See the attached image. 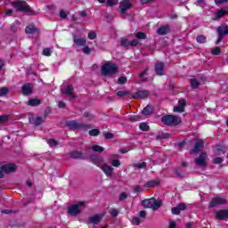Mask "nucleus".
I'll return each instance as SVG.
<instances>
[{
  "label": "nucleus",
  "instance_id": "nucleus-21",
  "mask_svg": "<svg viewBox=\"0 0 228 228\" xmlns=\"http://www.w3.org/2000/svg\"><path fill=\"white\" fill-rule=\"evenodd\" d=\"M149 97V91H137L132 95V99H147Z\"/></svg>",
  "mask_w": 228,
  "mask_h": 228
},
{
  "label": "nucleus",
  "instance_id": "nucleus-28",
  "mask_svg": "<svg viewBox=\"0 0 228 228\" xmlns=\"http://www.w3.org/2000/svg\"><path fill=\"white\" fill-rule=\"evenodd\" d=\"M153 202H154V198H151V199L142 200V204L143 208H152Z\"/></svg>",
  "mask_w": 228,
  "mask_h": 228
},
{
  "label": "nucleus",
  "instance_id": "nucleus-48",
  "mask_svg": "<svg viewBox=\"0 0 228 228\" xmlns=\"http://www.w3.org/2000/svg\"><path fill=\"white\" fill-rule=\"evenodd\" d=\"M47 143L51 147H56L58 145V142L56 140H54V139L48 140Z\"/></svg>",
  "mask_w": 228,
  "mask_h": 228
},
{
  "label": "nucleus",
  "instance_id": "nucleus-24",
  "mask_svg": "<svg viewBox=\"0 0 228 228\" xmlns=\"http://www.w3.org/2000/svg\"><path fill=\"white\" fill-rule=\"evenodd\" d=\"M179 104L176 107H174L173 111H175V113H183L184 112V104H186V102H184L183 100H179Z\"/></svg>",
  "mask_w": 228,
  "mask_h": 228
},
{
  "label": "nucleus",
  "instance_id": "nucleus-39",
  "mask_svg": "<svg viewBox=\"0 0 228 228\" xmlns=\"http://www.w3.org/2000/svg\"><path fill=\"white\" fill-rule=\"evenodd\" d=\"M92 149L94 152H103L104 151V148L100 145H93Z\"/></svg>",
  "mask_w": 228,
  "mask_h": 228
},
{
  "label": "nucleus",
  "instance_id": "nucleus-26",
  "mask_svg": "<svg viewBox=\"0 0 228 228\" xmlns=\"http://www.w3.org/2000/svg\"><path fill=\"white\" fill-rule=\"evenodd\" d=\"M25 32L28 35H35V33H38V28H37L34 25H29L26 27Z\"/></svg>",
  "mask_w": 228,
  "mask_h": 228
},
{
  "label": "nucleus",
  "instance_id": "nucleus-7",
  "mask_svg": "<svg viewBox=\"0 0 228 228\" xmlns=\"http://www.w3.org/2000/svg\"><path fill=\"white\" fill-rule=\"evenodd\" d=\"M224 204H227V200H225V198L217 196L212 199L208 208H216V206H222Z\"/></svg>",
  "mask_w": 228,
  "mask_h": 228
},
{
  "label": "nucleus",
  "instance_id": "nucleus-19",
  "mask_svg": "<svg viewBox=\"0 0 228 228\" xmlns=\"http://www.w3.org/2000/svg\"><path fill=\"white\" fill-rule=\"evenodd\" d=\"M61 94L68 95L69 99H76V95L74 94V87L72 86H68L65 90L61 91Z\"/></svg>",
  "mask_w": 228,
  "mask_h": 228
},
{
  "label": "nucleus",
  "instance_id": "nucleus-45",
  "mask_svg": "<svg viewBox=\"0 0 228 228\" xmlns=\"http://www.w3.org/2000/svg\"><path fill=\"white\" fill-rule=\"evenodd\" d=\"M10 92V89L7 87H0V96L6 95Z\"/></svg>",
  "mask_w": 228,
  "mask_h": 228
},
{
  "label": "nucleus",
  "instance_id": "nucleus-58",
  "mask_svg": "<svg viewBox=\"0 0 228 228\" xmlns=\"http://www.w3.org/2000/svg\"><path fill=\"white\" fill-rule=\"evenodd\" d=\"M126 199H127V194H126V192H122L120 195H119V200H126Z\"/></svg>",
  "mask_w": 228,
  "mask_h": 228
},
{
  "label": "nucleus",
  "instance_id": "nucleus-11",
  "mask_svg": "<svg viewBox=\"0 0 228 228\" xmlns=\"http://www.w3.org/2000/svg\"><path fill=\"white\" fill-rule=\"evenodd\" d=\"M28 120L30 124H33V126H42V124L45 122V118H42L40 116L30 117Z\"/></svg>",
  "mask_w": 228,
  "mask_h": 228
},
{
  "label": "nucleus",
  "instance_id": "nucleus-1",
  "mask_svg": "<svg viewBox=\"0 0 228 228\" xmlns=\"http://www.w3.org/2000/svg\"><path fill=\"white\" fill-rule=\"evenodd\" d=\"M118 72V66L111 61H106L102 67V76H113Z\"/></svg>",
  "mask_w": 228,
  "mask_h": 228
},
{
  "label": "nucleus",
  "instance_id": "nucleus-17",
  "mask_svg": "<svg viewBox=\"0 0 228 228\" xmlns=\"http://www.w3.org/2000/svg\"><path fill=\"white\" fill-rule=\"evenodd\" d=\"M91 161L94 165H97L101 168V166L104 163V159L98 155H92Z\"/></svg>",
  "mask_w": 228,
  "mask_h": 228
},
{
  "label": "nucleus",
  "instance_id": "nucleus-29",
  "mask_svg": "<svg viewBox=\"0 0 228 228\" xmlns=\"http://www.w3.org/2000/svg\"><path fill=\"white\" fill-rule=\"evenodd\" d=\"M227 13H228V11L221 9L219 12H216L214 20H218L219 19H222V17H224V15H227Z\"/></svg>",
  "mask_w": 228,
  "mask_h": 228
},
{
  "label": "nucleus",
  "instance_id": "nucleus-14",
  "mask_svg": "<svg viewBox=\"0 0 228 228\" xmlns=\"http://www.w3.org/2000/svg\"><path fill=\"white\" fill-rule=\"evenodd\" d=\"M103 216H104V215H102V214H98V215L90 216L88 218L87 224H94V225H97V224L101 223V220H102Z\"/></svg>",
  "mask_w": 228,
  "mask_h": 228
},
{
  "label": "nucleus",
  "instance_id": "nucleus-56",
  "mask_svg": "<svg viewBox=\"0 0 228 228\" xmlns=\"http://www.w3.org/2000/svg\"><path fill=\"white\" fill-rule=\"evenodd\" d=\"M118 158H120V156H118V154H111L109 156V161H111L113 159H118Z\"/></svg>",
  "mask_w": 228,
  "mask_h": 228
},
{
  "label": "nucleus",
  "instance_id": "nucleus-20",
  "mask_svg": "<svg viewBox=\"0 0 228 228\" xmlns=\"http://www.w3.org/2000/svg\"><path fill=\"white\" fill-rule=\"evenodd\" d=\"M216 220H227L228 218V209L219 210L216 213Z\"/></svg>",
  "mask_w": 228,
  "mask_h": 228
},
{
  "label": "nucleus",
  "instance_id": "nucleus-41",
  "mask_svg": "<svg viewBox=\"0 0 228 228\" xmlns=\"http://www.w3.org/2000/svg\"><path fill=\"white\" fill-rule=\"evenodd\" d=\"M142 120V118L140 116H131L128 118V122H138Z\"/></svg>",
  "mask_w": 228,
  "mask_h": 228
},
{
  "label": "nucleus",
  "instance_id": "nucleus-59",
  "mask_svg": "<svg viewBox=\"0 0 228 228\" xmlns=\"http://www.w3.org/2000/svg\"><path fill=\"white\" fill-rule=\"evenodd\" d=\"M139 216L141 218H145L147 216V212L145 210H142L139 212Z\"/></svg>",
  "mask_w": 228,
  "mask_h": 228
},
{
  "label": "nucleus",
  "instance_id": "nucleus-49",
  "mask_svg": "<svg viewBox=\"0 0 228 228\" xmlns=\"http://www.w3.org/2000/svg\"><path fill=\"white\" fill-rule=\"evenodd\" d=\"M118 4V0H107V6H115Z\"/></svg>",
  "mask_w": 228,
  "mask_h": 228
},
{
  "label": "nucleus",
  "instance_id": "nucleus-16",
  "mask_svg": "<svg viewBox=\"0 0 228 228\" xmlns=\"http://www.w3.org/2000/svg\"><path fill=\"white\" fill-rule=\"evenodd\" d=\"M3 167L4 174H13L17 172V166L15 164H5Z\"/></svg>",
  "mask_w": 228,
  "mask_h": 228
},
{
  "label": "nucleus",
  "instance_id": "nucleus-13",
  "mask_svg": "<svg viewBox=\"0 0 228 228\" xmlns=\"http://www.w3.org/2000/svg\"><path fill=\"white\" fill-rule=\"evenodd\" d=\"M201 149H204V141L198 140L194 145V148L190 151V154H197V152H200Z\"/></svg>",
  "mask_w": 228,
  "mask_h": 228
},
{
  "label": "nucleus",
  "instance_id": "nucleus-6",
  "mask_svg": "<svg viewBox=\"0 0 228 228\" xmlns=\"http://www.w3.org/2000/svg\"><path fill=\"white\" fill-rule=\"evenodd\" d=\"M133 8V4L129 0H123L119 3V13L121 15L126 14L127 10H131Z\"/></svg>",
  "mask_w": 228,
  "mask_h": 228
},
{
  "label": "nucleus",
  "instance_id": "nucleus-22",
  "mask_svg": "<svg viewBox=\"0 0 228 228\" xmlns=\"http://www.w3.org/2000/svg\"><path fill=\"white\" fill-rule=\"evenodd\" d=\"M169 32L170 25L162 26L157 29V34L160 36L168 35Z\"/></svg>",
  "mask_w": 228,
  "mask_h": 228
},
{
  "label": "nucleus",
  "instance_id": "nucleus-10",
  "mask_svg": "<svg viewBox=\"0 0 228 228\" xmlns=\"http://www.w3.org/2000/svg\"><path fill=\"white\" fill-rule=\"evenodd\" d=\"M122 47H125L126 49H127V47H136V45H138V44H140L138 42V39H134L132 41H129V39L124 38L121 39L120 42Z\"/></svg>",
  "mask_w": 228,
  "mask_h": 228
},
{
  "label": "nucleus",
  "instance_id": "nucleus-60",
  "mask_svg": "<svg viewBox=\"0 0 228 228\" xmlns=\"http://www.w3.org/2000/svg\"><path fill=\"white\" fill-rule=\"evenodd\" d=\"M83 51H84L85 54H90V53H92V50L88 46H85Z\"/></svg>",
  "mask_w": 228,
  "mask_h": 228
},
{
  "label": "nucleus",
  "instance_id": "nucleus-57",
  "mask_svg": "<svg viewBox=\"0 0 228 228\" xmlns=\"http://www.w3.org/2000/svg\"><path fill=\"white\" fill-rule=\"evenodd\" d=\"M3 122H8V116H0V124Z\"/></svg>",
  "mask_w": 228,
  "mask_h": 228
},
{
  "label": "nucleus",
  "instance_id": "nucleus-64",
  "mask_svg": "<svg viewBox=\"0 0 228 228\" xmlns=\"http://www.w3.org/2000/svg\"><path fill=\"white\" fill-rule=\"evenodd\" d=\"M193 225H195V223H193V222L187 223L185 224V228H193Z\"/></svg>",
  "mask_w": 228,
  "mask_h": 228
},
{
  "label": "nucleus",
  "instance_id": "nucleus-8",
  "mask_svg": "<svg viewBox=\"0 0 228 228\" xmlns=\"http://www.w3.org/2000/svg\"><path fill=\"white\" fill-rule=\"evenodd\" d=\"M217 33L219 35V37L216 41V44H219V42H222V38L228 35V26L227 25H221L217 28Z\"/></svg>",
  "mask_w": 228,
  "mask_h": 228
},
{
  "label": "nucleus",
  "instance_id": "nucleus-31",
  "mask_svg": "<svg viewBox=\"0 0 228 228\" xmlns=\"http://www.w3.org/2000/svg\"><path fill=\"white\" fill-rule=\"evenodd\" d=\"M142 115L145 117H149L152 113V107L151 105H147L142 111Z\"/></svg>",
  "mask_w": 228,
  "mask_h": 228
},
{
  "label": "nucleus",
  "instance_id": "nucleus-18",
  "mask_svg": "<svg viewBox=\"0 0 228 228\" xmlns=\"http://www.w3.org/2000/svg\"><path fill=\"white\" fill-rule=\"evenodd\" d=\"M155 72L158 76L165 75V64L163 62H157L155 64Z\"/></svg>",
  "mask_w": 228,
  "mask_h": 228
},
{
  "label": "nucleus",
  "instance_id": "nucleus-3",
  "mask_svg": "<svg viewBox=\"0 0 228 228\" xmlns=\"http://www.w3.org/2000/svg\"><path fill=\"white\" fill-rule=\"evenodd\" d=\"M12 6L16 8L18 12H25L27 13H31V12H33L31 7H29L26 2H12Z\"/></svg>",
  "mask_w": 228,
  "mask_h": 228
},
{
  "label": "nucleus",
  "instance_id": "nucleus-47",
  "mask_svg": "<svg viewBox=\"0 0 228 228\" xmlns=\"http://www.w3.org/2000/svg\"><path fill=\"white\" fill-rule=\"evenodd\" d=\"M136 38H139L140 40H145V38H147V36L143 32H138L136 34Z\"/></svg>",
  "mask_w": 228,
  "mask_h": 228
},
{
  "label": "nucleus",
  "instance_id": "nucleus-61",
  "mask_svg": "<svg viewBox=\"0 0 228 228\" xmlns=\"http://www.w3.org/2000/svg\"><path fill=\"white\" fill-rule=\"evenodd\" d=\"M104 137L106 138V140H111V138H113V134L111 133H106L104 134Z\"/></svg>",
  "mask_w": 228,
  "mask_h": 228
},
{
  "label": "nucleus",
  "instance_id": "nucleus-38",
  "mask_svg": "<svg viewBox=\"0 0 228 228\" xmlns=\"http://www.w3.org/2000/svg\"><path fill=\"white\" fill-rule=\"evenodd\" d=\"M199 85H200L199 80H197L195 78L191 79V88H199Z\"/></svg>",
  "mask_w": 228,
  "mask_h": 228
},
{
  "label": "nucleus",
  "instance_id": "nucleus-42",
  "mask_svg": "<svg viewBox=\"0 0 228 228\" xmlns=\"http://www.w3.org/2000/svg\"><path fill=\"white\" fill-rule=\"evenodd\" d=\"M140 224H142V219H140V217L132 218V225H139Z\"/></svg>",
  "mask_w": 228,
  "mask_h": 228
},
{
  "label": "nucleus",
  "instance_id": "nucleus-55",
  "mask_svg": "<svg viewBox=\"0 0 228 228\" xmlns=\"http://www.w3.org/2000/svg\"><path fill=\"white\" fill-rule=\"evenodd\" d=\"M44 56H51V48H45L43 51Z\"/></svg>",
  "mask_w": 228,
  "mask_h": 228
},
{
  "label": "nucleus",
  "instance_id": "nucleus-32",
  "mask_svg": "<svg viewBox=\"0 0 228 228\" xmlns=\"http://www.w3.org/2000/svg\"><path fill=\"white\" fill-rule=\"evenodd\" d=\"M158 184H159V180H151V181H149L145 184V187L146 188H154V186H158Z\"/></svg>",
  "mask_w": 228,
  "mask_h": 228
},
{
  "label": "nucleus",
  "instance_id": "nucleus-33",
  "mask_svg": "<svg viewBox=\"0 0 228 228\" xmlns=\"http://www.w3.org/2000/svg\"><path fill=\"white\" fill-rule=\"evenodd\" d=\"M40 104H41V102L38 99H31L28 102V106H38Z\"/></svg>",
  "mask_w": 228,
  "mask_h": 228
},
{
  "label": "nucleus",
  "instance_id": "nucleus-4",
  "mask_svg": "<svg viewBox=\"0 0 228 228\" xmlns=\"http://www.w3.org/2000/svg\"><path fill=\"white\" fill-rule=\"evenodd\" d=\"M67 126L68 127H69V129H77V130H82V131H86L89 128L88 125H85L83 123H77V121L76 120L68 121Z\"/></svg>",
  "mask_w": 228,
  "mask_h": 228
},
{
  "label": "nucleus",
  "instance_id": "nucleus-46",
  "mask_svg": "<svg viewBox=\"0 0 228 228\" xmlns=\"http://www.w3.org/2000/svg\"><path fill=\"white\" fill-rule=\"evenodd\" d=\"M222 51L220 50V47L216 46L212 49L211 53L214 54L215 56H218Z\"/></svg>",
  "mask_w": 228,
  "mask_h": 228
},
{
  "label": "nucleus",
  "instance_id": "nucleus-23",
  "mask_svg": "<svg viewBox=\"0 0 228 228\" xmlns=\"http://www.w3.org/2000/svg\"><path fill=\"white\" fill-rule=\"evenodd\" d=\"M32 89H31V84L28 83L25 84L22 87H21V93L23 95H31L32 94Z\"/></svg>",
  "mask_w": 228,
  "mask_h": 228
},
{
  "label": "nucleus",
  "instance_id": "nucleus-9",
  "mask_svg": "<svg viewBox=\"0 0 228 228\" xmlns=\"http://www.w3.org/2000/svg\"><path fill=\"white\" fill-rule=\"evenodd\" d=\"M101 170L105 174L107 177H112L113 176V171L115 170L111 166L108 165L107 163H102V166H100Z\"/></svg>",
  "mask_w": 228,
  "mask_h": 228
},
{
  "label": "nucleus",
  "instance_id": "nucleus-63",
  "mask_svg": "<svg viewBox=\"0 0 228 228\" xmlns=\"http://www.w3.org/2000/svg\"><path fill=\"white\" fill-rule=\"evenodd\" d=\"M60 17L61 19H67V12H65L63 10L60 12Z\"/></svg>",
  "mask_w": 228,
  "mask_h": 228
},
{
  "label": "nucleus",
  "instance_id": "nucleus-36",
  "mask_svg": "<svg viewBox=\"0 0 228 228\" xmlns=\"http://www.w3.org/2000/svg\"><path fill=\"white\" fill-rule=\"evenodd\" d=\"M117 95H118V97H126L127 95H131V92L126 91V90L118 91L117 93Z\"/></svg>",
  "mask_w": 228,
  "mask_h": 228
},
{
  "label": "nucleus",
  "instance_id": "nucleus-27",
  "mask_svg": "<svg viewBox=\"0 0 228 228\" xmlns=\"http://www.w3.org/2000/svg\"><path fill=\"white\" fill-rule=\"evenodd\" d=\"M70 156H71V158H73V159H85L83 153L78 151H71Z\"/></svg>",
  "mask_w": 228,
  "mask_h": 228
},
{
  "label": "nucleus",
  "instance_id": "nucleus-25",
  "mask_svg": "<svg viewBox=\"0 0 228 228\" xmlns=\"http://www.w3.org/2000/svg\"><path fill=\"white\" fill-rule=\"evenodd\" d=\"M73 40L77 45H79V46L86 45V39L83 37L74 36Z\"/></svg>",
  "mask_w": 228,
  "mask_h": 228
},
{
  "label": "nucleus",
  "instance_id": "nucleus-62",
  "mask_svg": "<svg viewBox=\"0 0 228 228\" xmlns=\"http://www.w3.org/2000/svg\"><path fill=\"white\" fill-rule=\"evenodd\" d=\"M110 215H111V216H118V210H117V209H112V210L110 211Z\"/></svg>",
  "mask_w": 228,
  "mask_h": 228
},
{
  "label": "nucleus",
  "instance_id": "nucleus-53",
  "mask_svg": "<svg viewBox=\"0 0 228 228\" xmlns=\"http://www.w3.org/2000/svg\"><path fill=\"white\" fill-rule=\"evenodd\" d=\"M90 136H97L99 135V129H93L89 131Z\"/></svg>",
  "mask_w": 228,
  "mask_h": 228
},
{
  "label": "nucleus",
  "instance_id": "nucleus-34",
  "mask_svg": "<svg viewBox=\"0 0 228 228\" xmlns=\"http://www.w3.org/2000/svg\"><path fill=\"white\" fill-rule=\"evenodd\" d=\"M167 138H170V134L168 133H163L156 136V140H167Z\"/></svg>",
  "mask_w": 228,
  "mask_h": 228
},
{
  "label": "nucleus",
  "instance_id": "nucleus-44",
  "mask_svg": "<svg viewBox=\"0 0 228 228\" xmlns=\"http://www.w3.org/2000/svg\"><path fill=\"white\" fill-rule=\"evenodd\" d=\"M126 83H127V77H120L118 79V85H126Z\"/></svg>",
  "mask_w": 228,
  "mask_h": 228
},
{
  "label": "nucleus",
  "instance_id": "nucleus-5",
  "mask_svg": "<svg viewBox=\"0 0 228 228\" xmlns=\"http://www.w3.org/2000/svg\"><path fill=\"white\" fill-rule=\"evenodd\" d=\"M81 206H85V201H80L77 204H75L68 208V213L71 216H77L81 214Z\"/></svg>",
  "mask_w": 228,
  "mask_h": 228
},
{
  "label": "nucleus",
  "instance_id": "nucleus-51",
  "mask_svg": "<svg viewBox=\"0 0 228 228\" xmlns=\"http://www.w3.org/2000/svg\"><path fill=\"white\" fill-rule=\"evenodd\" d=\"M213 163H215V165H220V163H224V159L217 157L213 159Z\"/></svg>",
  "mask_w": 228,
  "mask_h": 228
},
{
  "label": "nucleus",
  "instance_id": "nucleus-52",
  "mask_svg": "<svg viewBox=\"0 0 228 228\" xmlns=\"http://www.w3.org/2000/svg\"><path fill=\"white\" fill-rule=\"evenodd\" d=\"M88 38L90 40H95V38H97V34L94 31L89 32Z\"/></svg>",
  "mask_w": 228,
  "mask_h": 228
},
{
  "label": "nucleus",
  "instance_id": "nucleus-37",
  "mask_svg": "<svg viewBox=\"0 0 228 228\" xmlns=\"http://www.w3.org/2000/svg\"><path fill=\"white\" fill-rule=\"evenodd\" d=\"M147 75V69L143 70L141 74H139V77L142 83H145V81H148V78L145 77Z\"/></svg>",
  "mask_w": 228,
  "mask_h": 228
},
{
  "label": "nucleus",
  "instance_id": "nucleus-12",
  "mask_svg": "<svg viewBox=\"0 0 228 228\" xmlns=\"http://www.w3.org/2000/svg\"><path fill=\"white\" fill-rule=\"evenodd\" d=\"M206 159H208V154L202 152L199 158L195 159V163L198 167H206Z\"/></svg>",
  "mask_w": 228,
  "mask_h": 228
},
{
  "label": "nucleus",
  "instance_id": "nucleus-54",
  "mask_svg": "<svg viewBox=\"0 0 228 228\" xmlns=\"http://www.w3.org/2000/svg\"><path fill=\"white\" fill-rule=\"evenodd\" d=\"M84 117H86V118H89V120H94V114H90V112H85Z\"/></svg>",
  "mask_w": 228,
  "mask_h": 228
},
{
  "label": "nucleus",
  "instance_id": "nucleus-35",
  "mask_svg": "<svg viewBox=\"0 0 228 228\" xmlns=\"http://www.w3.org/2000/svg\"><path fill=\"white\" fill-rule=\"evenodd\" d=\"M109 163H110L115 168H118V167L121 165V162L118 160V159L109 160Z\"/></svg>",
  "mask_w": 228,
  "mask_h": 228
},
{
  "label": "nucleus",
  "instance_id": "nucleus-50",
  "mask_svg": "<svg viewBox=\"0 0 228 228\" xmlns=\"http://www.w3.org/2000/svg\"><path fill=\"white\" fill-rule=\"evenodd\" d=\"M134 168H145L147 167V163L142 162L134 165Z\"/></svg>",
  "mask_w": 228,
  "mask_h": 228
},
{
  "label": "nucleus",
  "instance_id": "nucleus-15",
  "mask_svg": "<svg viewBox=\"0 0 228 228\" xmlns=\"http://www.w3.org/2000/svg\"><path fill=\"white\" fill-rule=\"evenodd\" d=\"M186 210V204L179 203L176 207L172 208L171 213L172 215H180L182 211Z\"/></svg>",
  "mask_w": 228,
  "mask_h": 228
},
{
  "label": "nucleus",
  "instance_id": "nucleus-43",
  "mask_svg": "<svg viewBox=\"0 0 228 228\" xmlns=\"http://www.w3.org/2000/svg\"><path fill=\"white\" fill-rule=\"evenodd\" d=\"M141 131H149L150 126L147 125V123H141L139 126Z\"/></svg>",
  "mask_w": 228,
  "mask_h": 228
},
{
  "label": "nucleus",
  "instance_id": "nucleus-30",
  "mask_svg": "<svg viewBox=\"0 0 228 228\" xmlns=\"http://www.w3.org/2000/svg\"><path fill=\"white\" fill-rule=\"evenodd\" d=\"M162 204L161 200H156V199H153L151 209H153V211H158V209L161 208Z\"/></svg>",
  "mask_w": 228,
  "mask_h": 228
},
{
  "label": "nucleus",
  "instance_id": "nucleus-40",
  "mask_svg": "<svg viewBox=\"0 0 228 228\" xmlns=\"http://www.w3.org/2000/svg\"><path fill=\"white\" fill-rule=\"evenodd\" d=\"M198 44H206V37L204 35H200L196 37Z\"/></svg>",
  "mask_w": 228,
  "mask_h": 228
},
{
  "label": "nucleus",
  "instance_id": "nucleus-2",
  "mask_svg": "<svg viewBox=\"0 0 228 228\" xmlns=\"http://www.w3.org/2000/svg\"><path fill=\"white\" fill-rule=\"evenodd\" d=\"M161 122L164 126H168L170 127L179 126L183 120L179 116L166 115L161 118Z\"/></svg>",
  "mask_w": 228,
  "mask_h": 228
}]
</instances>
